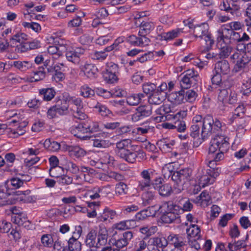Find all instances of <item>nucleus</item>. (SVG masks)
I'll return each instance as SVG.
<instances>
[{
  "label": "nucleus",
  "mask_w": 251,
  "mask_h": 251,
  "mask_svg": "<svg viewBox=\"0 0 251 251\" xmlns=\"http://www.w3.org/2000/svg\"><path fill=\"white\" fill-rule=\"evenodd\" d=\"M152 113V107L150 104L140 105L136 108L134 113L131 115L132 122H137L150 116Z\"/></svg>",
  "instance_id": "11"
},
{
  "label": "nucleus",
  "mask_w": 251,
  "mask_h": 251,
  "mask_svg": "<svg viewBox=\"0 0 251 251\" xmlns=\"http://www.w3.org/2000/svg\"><path fill=\"white\" fill-rule=\"evenodd\" d=\"M45 148L51 152L57 151L60 149L59 143L50 139H47L43 143Z\"/></svg>",
  "instance_id": "37"
},
{
  "label": "nucleus",
  "mask_w": 251,
  "mask_h": 251,
  "mask_svg": "<svg viewBox=\"0 0 251 251\" xmlns=\"http://www.w3.org/2000/svg\"><path fill=\"white\" fill-rule=\"evenodd\" d=\"M50 175L51 177H56L57 178L64 172V167L56 166L50 167Z\"/></svg>",
  "instance_id": "54"
},
{
  "label": "nucleus",
  "mask_w": 251,
  "mask_h": 251,
  "mask_svg": "<svg viewBox=\"0 0 251 251\" xmlns=\"http://www.w3.org/2000/svg\"><path fill=\"white\" fill-rule=\"evenodd\" d=\"M78 239L71 237L68 241L69 251H80L81 250V244Z\"/></svg>",
  "instance_id": "45"
},
{
  "label": "nucleus",
  "mask_w": 251,
  "mask_h": 251,
  "mask_svg": "<svg viewBox=\"0 0 251 251\" xmlns=\"http://www.w3.org/2000/svg\"><path fill=\"white\" fill-rule=\"evenodd\" d=\"M66 150L68 151L69 155L72 157L80 158L84 157L86 154V151L77 146H67Z\"/></svg>",
  "instance_id": "21"
},
{
  "label": "nucleus",
  "mask_w": 251,
  "mask_h": 251,
  "mask_svg": "<svg viewBox=\"0 0 251 251\" xmlns=\"http://www.w3.org/2000/svg\"><path fill=\"white\" fill-rule=\"evenodd\" d=\"M200 79V76L197 71L189 69L185 71L181 75L180 85L183 89H187L195 86Z\"/></svg>",
  "instance_id": "9"
},
{
  "label": "nucleus",
  "mask_w": 251,
  "mask_h": 251,
  "mask_svg": "<svg viewBox=\"0 0 251 251\" xmlns=\"http://www.w3.org/2000/svg\"><path fill=\"white\" fill-rule=\"evenodd\" d=\"M198 201L202 205H208L210 203V198L207 192H202L199 196Z\"/></svg>",
  "instance_id": "64"
},
{
  "label": "nucleus",
  "mask_w": 251,
  "mask_h": 251,
  "mask_svg": "<svg viewBox=\"0 0 251 251\" xmlns=\"http://www.w3.org/2000/svg\"><path fill=\"white\" fill-rule=\"evenodd\" d=\"M46 76V72L43 67H39L38 69L33 72L29 78L31 82H37L43 80Z\"/></svg>",
  "instance_id": "36"
},
{
  "label": "nucleus",
  "mask_w": 251,
  "mask_h": 251,
  "mask_svg": "<svg viewBox=\"0 0 251 251\" xmlns=\"http://www.w3.org/2000/svg\"><path fill=\"white\" fill-rule=\"evenodd\" d=\"M154 25L152 22H142L140 26L139 35H147L154 29Z\"/></svg>",
  "instance_id": "39"
},
{
  "label": "nucleus",
  "mask_w": 251,
  "mask_h": 251,
  "mask_svg": "<svg viewBox=\"0 0 251 251\" xmlns=\"http://www.w3.org/2000/svg\"><path fill=\"white\" fill-rule=\"evenodd\" d=\"M84 16L85 14L82 12H80L79 13V15L76 16L75 18L71 20L68 23V26L72 27L79 26L81 24L82 22L81 17Z\"/></svg>",
  "instance_id": "61"
},
{
  "label": "nucleus",
  "mask_w": 251,
  "mask_h": 251,
  "mask_svg": "<svg viewBox=\"0 0 251 251\" xmlns=\"http://www.w3.org/2000/svg\"><path fill=\"white\" fill-rule=\"evenodd\" d=\"M146 191L142 195V204L144 206L150 204L155 198L154 192Z\"/></svg>",
  "instance_id": "46"
},
{
  "label": "nucleus",
  "mask_w": 251,
  "mask_h": 251,
  "mask_svg": "<svg viewBox=\"0 0 251 251\" xmlns=\"http://www.w3.org/2000/svg\"><path fill=\"white\" fill-rule=\"evenodd\" d=\"M80 95L84 98H90L95 95V91L87 85L82 86L80 88Z\"/></svg>",
  "instance_id": "50"
},
{
  "label": "nucleus",
  "mask_w": 251,
  "mask_h": 251,
  "mask_svg": "<svg viewBox=\"0 0 251 251\" xmlns=\"http://www.w3.org/2000/svg\"><path fill=\"white\" fill-rule=\"evenodd\" d=\"M150 249L152 251L157 250L159 251V249H163L168 245V241L165 237L163 236H158L150 238Z\"/></svg>",
  "instance_id": "18"
},
{
  "label": "nucleus",
  "mask_w": 251,
  "mask_h": 251,
  "mask_svg": "<svg viewBox=\"0 0 251 251\" xmlns=\"http://www.w3.org/2000/svg\"><path fill=\"white\" fill-rule=\"evenodd\" d=\"M196 181L200 187H204L208 185L213 184L215 180L213 178H211L207 174L205 169L200 168L196 175Z\"/></svg>",
  "instance_id": "14"
},
{
  "label": "nucleus",
  "mask_w": 251,
  "mask_h": 251,
  "mask_svg": "<svg viewBox=\"0 0 251 251\" xmlns=\"http://www.w3.org/2000/svg\"><path fill=\"white\" fill-rule=\"evenodd\" d=\"M168 244L173 245L178 250H184L185 243L181 237L175 234H170L167 239Z\"/></svg>",
  "instance_id": "27"
},
{
  "label": "nucleus",
  "mask_w": 251,
  "mask_h": 251,
  "mask_svg": "<svg viewBox=\"0 0 251 251\" xmlns=\"http://www.w3.org/2000/svg\"><path fill=\"white\" fill-rule=\"evenodd\" d=\"M62 165L64 166V170H66L67 171L70 172L74 174L79 173L78 166L70 160H65L64 163L62 164Z\"/></svg>",
  "instance_id": "44"
},
{
  "label": "nucleus",
  "mask_w": 251,
  "mask_h": 251,
  "mask_svg": "<svg viewBox=\"0 0 251 251\" xmlns=\"http://www.w3.org/2000/svg\"><path fill=\"white\" fill-rule=\"evenodd\" d=\"M110 186L107 185L103 187H95L87 192V196L92 200L98 199L100 197V193L108 194L109 191L107 190Z\"/></svg>",
  "instance_id": "19"
},
{
  "label": "nucleus",
  "mask_w": 251,
  "mask_h": 251,
  "mask_svg": "<svg viewBox=\"0 0 251 251\" xmlns=\"http://www.w3.org/2000/svg\"><path fill=\"white\" fill-rule=\"evenodd\" d=\"M107 237L108 232L106 227L103 225H100L98 233V242L95 247L100 248L101 246H104L107 242Z\"/></svg>",
  "instance_id": "20"
},
{
  "label": "nucleus",
  "mask_w": 251,
  "mask_h": 251,
  "mask_svg": "<svg viewBox=\"0 0 251 251\" xmlns=\"http://www.w3.org/2000/svg\"><path fill=\"white\" fill-rule=\"evenodd\" d=\"M233 51L230 58L235 63L234 70L237 72L243 70L249 63L251 62V53L239 50Z\"/></svg>",
  "instance_id": "5"
},
{
  "label": "nucleus",
  "mask_w": 251,
  "mask_h": 251,
  "mask_svg": "<svg viewBox=\"0 0 251 251\" xmlns=\"http://www.w3.org/2000/svg\"><path fill=\"white\" fill-rule=\"evenodd\" d=\"M155 113L159 115L154 118L157 122L164 121L172 119H175L177 115H180L181 113L182 116L186 115V113L184 111H179L175 114L173 109L169 104H163L159 107L156 110Z\"/></svg>",
  "instance_id": "7"
},
{
  "label": "nucleus",
  "mask_w": 251,
  "mask_h": 251,
  "mask_svg": "<svg viewBox=\"0 0 251 251\" xmlns=\"http://www.w3.org/2000/svg\"><path fill=\"white\" fill-rule=\"evenodd\" d=\"M165 99L164 94H161L155 90L149 96L148 101L151 105V104L159 105Z\"/></svg>",
  "instance_id": "28"
},
{
  "label": "nucleus",
  "mask_w": 251,
  "mask_h": 251,
  "mask_svg": "<svg viewBox=\"0 0 251 251\" xmlns=\"http://www.w3.org/2000/svg\"><path fill=\"white\" fill-rule=\"evenodd\" d=\"M94 108L96 111H98L101 116H106L110 113V110L107 107L99 102H97L96 104L94 106Z\"/></svg>",
  "instance_id": "52"
},
{
  "label": "nucleus",
  "mask_w": 251,
  "mask_h": 251,
  "mask_svg": "<svg viewBox=\"0 0 251 251\" xmlns=\"http://www.w3.org/2000/svg\"><path fill=\"white\" fill-rule=\"evenodd\" d=\"M71 132L75 136L82 140H87L91 137L87 135L89 133L84 121L76 126H72L71 128Z\"/></svg>",
  "instance_id": "13"
},
{
  "label": "nucleus",
  "mask_w": 251,
  "mask_h": 251,
  "mask_svg": "<svg viewBox=\"0 0 251 251\" xmlns=\"http://www.w3.org/2000/svg\"><path fill=\"white\" fill-rule=\"evenodd\" d=\"M229 5L230 8H228V12L230 13L232 16L236 14V12L240 8V4L238 3V0H230L229 1Z\"/></svg>",
  "instance_id": "62"
},
{
  "label": "nucleus",
  "mask_w": 251,
  "mask_h": 251,
  "mask_svg": "<svg viewBox=\"0 0 251 251\" xmlns=\"http://www.w3.org/2000/svg\"><path fill=\"white\" fill-rule=\"evenodd\" d=\"M22 118L18 117V119H14L10 122V124H15L16 126H18L17 128L14 130L13 133L14 135H22L26 131L25 128L28 123L25 121H21Z\"/></svg>",
  "instance_id": "22"
},
{
  "label": "nucleus",
  "mask_w": 251,
  "mask_h": 251,
  "mask_svg": "<svg viewBox=\"0 0 251 251\" xmlns=\"http://www.w3.org/2000/svg\"><path fill=\"white\" fill-rule=\"evenodd\" d=\"M92 141L93 146L97 148H107L111 145V143L107 140L95 139Z\"/></svg>",
  "instance_id": "63"
},
{
  "label": "nucleus",
  "mask_w": 251,
  "mask_h": 251,
  "mask_svg": "<svg viewBox=\"0 0 251 251\" xmlns=\"http://www.w3.org/2000/svg\"><path fill=\"white\" fill-rule=\"evenodd\" d=\"M179 202L182 205V208L180 209L182 211H190L193 207V204L189 199L182 198Z\"/></svg>",
  "instance_id": "55"
},
{
  "label": "nucleus",
  "mask_w": 251,
  "mask_h": 251,
  "mask_svg": "<svg viewBox=\"0 0 251 251\" xmlns=\"http://www.w3.org/2000/svg\"><path fill=\"white\" fill-rule=\"evenodd\" d=\"M187 235L191 238H193L194 240L199 239L201 238V229L198 225H192V226L187 229Z\"/></svg>",
  "instance_id": "43"
},
{
  "label": "nucleus",
  "mask_w": 251,
  "mask_h": 251,
  "mask_svg": "<svg viewBox=\"0 0 251 251\" xmlns=\"http://www.w3.org/2000/svg\"><path fill=\"white\" fill-rule=\"evenodd\" d=\"M191 174L192 170L190 168L181 169L173 173L172 179L176 182V186L174 187V191L176 193H179L183 190V185L190 179Z\"/></svg>",
  "instance_id": "4"
},
{
  "label": "nucleus",
  "mask_w": 251,
  "mask_h": 251,
  "mask_svg": "<svg viewBox=\"0 0 251 251\" xmlns=\"http://www.w3.org/2000/svg\"><path fill=\"white\" fill-rule=\"evenodd\" d=\"M158 230L156 226H143L140 228V231L146 235L147 237L151 236L155 234Z\"/></svg>",
  "instance_id": "53"
},
{
  "label": "nucleus",
  "mask_w": 251,
  "mask_h": 251,
  "mask_svg": "<svg viewBox=\"0 0 251 251\" xmlns=\"http://www.w3.org/2000/svg\"><path fill=\"white\" fill-rule=\"evenodd\" d=\"M56 94L54 90L52 88H43L39 90V94L45 101L51 100Z\"/></svg>",
  "instance_id": "34"
},
{
  "label": "nucleus",
  "mask_w": 251,
  "mask_h": 251,
  "mask_svg": "<svg viewBox=\"0 0 251 251\" xmlns=\"http://www.w3.org/2000/svg\"><path fill=\"white\" fill-rule=\"evenodd\" d=\"M157 173L151 168H148L141 171L139 175L138 188L141 191H146L151 187L152 179Z\"/></svg>",
  "instance_id": "8"
},
{
  "label": "nucleus",
  "mask_w": 251,
  "mask_h": 251,
  "mask_svg": "<svg viewBox=\"0 0 251 251\" xmlns=\"http://www.w3.org/2000/svg\"><path fill=\"white\" fill-rule=\"evenodd\" d=\"M150 238L147 237L144 238L142 240L139 239L136 241L134 245L136 251H141L147 249L148 251H152V249H150Z\"/></svg>",
  "instance_id": "32"
},
{
  "label": "nucleus",
  "mask_w": 251,
  "mask_h": 251,
  "mask_svg": "<svg viewBox=\"0 0 251 251\" xmlns=\"http://www.w3.org/2000/svg\"><path fill=\"white\" fill-rule=\"evenodd\" d=\"M228 140V138L221 135H217L211 140L207 163L209 169H216V162L224 159V153L229 148Z\"/></svg>",
  "instance_id": "2"
},
{
  "label": "nucleus",
  "mask_w": 251,
  "mask_h": 251,
  "mask_svg": "<svg viewBox=\"0 0 251 251\" xmlns=\"http://www.w3.org/2000/svg\"><path fill=\"white\" fill-rule=\"evenodd\" d=\"M63 98H65V100L69 103L74 104L77 108L83 107V102L81 98L75 96H71L67 93L63 94Z\"/></svg>",
  "instance_id": "35"
},
{
  "label": "nucleus",
  "mask_w": 251,
  "mask_h": 251,
  "mask_svg": "<svg viewBox=\"0 0 251 251\" xmlns=\"http://www.w3.org/2000/svg\"><path fill=\"white\" fill-rule=\"evenodd\" d=\"M193 34L196 38L204 40L207 45L212 46L214 43V38L209 31V26L206 23L195 25Z\"/></svg>",
  "instance_id": "6"
},
{
  "label": "nucleus",
  "mask_w": 251,
  "mask_h": 251,
  "mask_svg": "<svg viewBox=\"0 0 251 251\" xmlns=\"http://www.w3.org/2000/svg\"><path fill=\"white\" fill-rule=\"evenodd\" d=\"M232 83L231 80L228 79L224 80L222 83L224 85L222 88H219V91L218 100L219 102H221L224 104H227V98H228V95L230 92V87L231 86Z\"/></svg>",
  "instance_id": "15"
},
{
  "label": "nucleus",
  "mask_w": 251,
  "mask_h": 251,
  "mask_svg": "<svg viewBox=\"0 0 251 251\" xmlns=\"http://www.w3.org/2000/svg\"><path fill=\"white\" fill-rule=\"evenodd\" d=\"M11 221L19 226H23L27 220V217L25 214L21 213L19 214L12 215Z\"/></svg>",
  "instance_id": "49"
},
{
  "label": "nucleus",
  "mask_w": 251,
  "mask_h": 251,
  "mask_svg": "<svg viewBox=\"0 0 251 251\" xmlns=\"http://www.w3.org/2000/svg\"><path fill=\"white\" fill-rule=\"evenodd\" d=\"M144 97V95L141 93L131 94L126 98V102L131 106L137 105Z\"/></svg>",
  "instance_id": "41"
},
{
  "label": "nucleus",
  "mask_w": 251,
  "mask_h": 251,
  "mask_svg": "<svg viewBox=\"0 0 251 251\" xmlns=\"http://www.w3.org/2000/svg\"><path fill=\"white\" fill-rule=\"evenodd\" d=\"M183 32V29L177 28L160 35V40L170 41L180 35Z\"/></svg>",
  "instance_id": "29"
},
{
  "label": "nucleus",
  "mask_w": 251,
  "mask_h": 251,
  "mask_svg": "<svg viewBox=\"0 0 251 251\" xmlns=\"http://www.w3.org/2000/svg\"><path fill=\"white\" fill-rule=\"evenodd\" d=\"M6 184L7 187L11 189H19L24 185L21 178L18 176L13 177L7 180Z\"/></svg>",
  "instance_id": "40"
},
{
  "label": "nucleus",
  "mask_w": 251,
  "mask_h": 251,
  "mask_svg": "<svg viewBox=\"0 0 251 251\" xmlns=\"http://www.w3.org/2000/svg\"><path fill=\"white\" fill-rule=\"evenodd\" d=\"M232 33V30L229 28L226 25L221 26L217 30V42L218 44L224 43L226 45L231 43V37Z\"/></svg>",
  "instance_id": "12"
},
{
  "label": "nucleus",
  "mask_w": 251,
  "mask_h": 251,
  "mask_svg": "<svg viewBox=\"0 0 251 251\" xmlns=\"http://www.w3.org/2000/svg\"><path fill=\"white\" fill-rule=\"evenodd\" d=\"M170 210L166 212L162 216V221L165 223L169 224L175 222L176 220L179 221V215L175 212L178 208L179 206L176 205L170 204Z\"/></svg>",
  "instance_id": "16"
},
{
  "label": "nucleus",
  "mask_w": 251,
  "mask_h": 251,
  "mask_svg": "<svg viewBox=\"0 0 251 251\" xmlns=\"http://www.w3.org/2000/svg\"><path fill=\"white\" fill-rule=\"evenodd\" d=\"M222 123L210 115H206L203 118L200 115H196L192 121V125L190 128V136L193 138H199L201 128V136L204 139L212 133L218 134L222 131Z\"/></svg>",
  "instance_id": "1"
},
{
  "label": "nucleus",
  "mask_w": 251,
  "mask_h": 251,
  "mask_svg": "<svg viewBox=\"0 0 251 251\" xmlns=\"http://www.w3.org/2000/svg\"><path fill=\"white\" fill-rule=\"evenodd\" d=\"M215 72L220 73L222 75H226L229 73L230 69L228 62L226 60L218 61L215 64Z\"/></svg>",
  "instance_id": "24"
},
{
  "label": "nucleus",
  "mask_w": 251,
  "mask_h": 251,
  "mask_svg": "<svg viewBox=\"0 0 251 251\" xmlns=\"http://www.w3.org/2000/svg\"><path fill=\"white\" fill-rule=\"evenodd\" d=\"M168 100L172 103L176 105L185 102L184 90L171 93L168 96Z\"/></svg>",
  "instance_id": "25"
},
{
  "label": "nucleus",
  "mask_w": 251,
  "mask_h": 251,
  "mask_svg": "<svg viewBox=\"0 0 251 251\" xmlns=\"http://www.w3.org/2000/svg\"><path fill=\"white\" fill-rule=\"evenodd\" d=\"M132 141L129 139L122 140L116 143V152L118 156L125 160L126 161L133 163L135 162L136 159L139 156L140 158H143L145 153L142 151H134L126 149L131 145Z\"/></svg>",
  "instance_id": "3"
},
{
  "label": "nucleus",
  "mask_w": 251,
  "mask_h": 251,
  "mask_svg": "<svg viewBox=\"0 0 251 251\" xmlns=\"http://www.w3.org/2000/svg\"><path fill=\"white\" fill-rule=\"evenodd\" d=\"M84 122L89 134L97 132L99 130V125L98 122L91 120H88Z\"/></svg>",
  "instance_id": "56"
},
{
  "label": "nucleus",
  "mask_w": 251,
  "mask_h": 251,
  "mask_svg": "<svg viewBox=\"0 0 251 251\" xmlns=\"http://www.w3.org/2000/svg\"><path fill=\"white\" fill-rule=\"evenodd\" d=\"M107 56L108 53L104 51H95L90 54V57L92 59L100 61L105 59Z\"/></svg>",
  "instance_id": "57"
},
{
  "label": "nucleus",
  "mask_w": 251,
  "mask_h": 251,
  "mask_svg": "<svg viewBox=\"0 0 251 251\" xmlns=\"http://www.w3.org/2000/svg\"><path fill=\"white\" fill-rule=\"evenodd\" d=\"M10 65L22 72H26L32 66V63L29 61H12Z\"/></svg>",
  "instance_id": "26"
},
{
  "label": "nucleus",
  "mask_w": 251,
  "mask_h": 251,
  "mask_svg": "<svg viewBox=\"0 0 251 251\" xmlns=\"http://www.w3.org/2000/svg\"><path fill=\"white\" fill-rule=\"evenodd\" d=\"M81 73L90 79H94L97 77L98 69L96 65L91 63H85L80 67Z\"/></svg>",
  "instance_id": "17"
},
{
  "label": "nucleus",
  "mask_w": 251,
  "mask_h": 251,
  "mask_svg": "<svg viewBox=\"0 0 251 251\" xmlns=\"http://www.w3.org/2000/svg\"><path fill=\"white\" fill-rule=\"evenodd\" d=\"M66 57L67 60L73 63L78 65L80 62V57L84 53L85 50L79 47L66 46Z\"/></svg>",
  "instance_id": "10"
},
{
  "label": "nucleus",
  "mask_w": 251,
  "mask_h": 251,
  "mask_svg": "<svg viewBox=\"0 0 251 251\" xmlns=\"http://www.w3.org/2000/svg\"><path fill=\"white\" fill-rule=\"evenodd\" d=\"M159 194L162 196H169L172 192V186L168 183L162 184L160 188L157 189Z\"/></svg>",
  "instance_id": "51"
},
{
  "label": "nucleus",
  "mask_w": 251,
  "mask_h": 251,
  "mask_svg": "<svg viewBox=\"0 0 251 251\" xmlns=\"http://www.w3.org/2000/svg\"><path fill=\"white\" fill-rule=\"evenodd\" d=\"M97 235V232L95 230H91L87 234L86 239V244L90 248L95 247L96 238Z\"/></svg>",
  "instance_id": "48"
},
{
  "label": "nucleus",
  "mask_w": 251,
  "mask_h": 251,
  "mask_svg": "<svg viewBox=\"0 0 251 251\" xmlns=\"http://www.w3.org/2000/svg\"><path fill=\"white\" fill-rule=\"evenodd\" d=\"M185 101L192 102L194 101L197 97V93L193 90H184Z\"/></svg>",
  "instance_id": "60"
},
{
  "label": "nucleus",
  "mask_w": 251,
  "mask_h": 251,
  "mask_svg": "<svg viewBox=\"0 0 251 251\" xmlns=\"http://www.w3.org/2000/svg\"><path fill=\"white\" fill-rule=\"evenodd\" d=\"M174 144L175 142L174 141H170L165 139L160 140L157 142V145L163 152L171 151Z\"/></svg>",
  "instance_id": "33"
},
{
  "label": "nucleus",
  "mask_w": 251,
  "mask_h": 251,
  "mask_svg": "<svg viewBox=\"0 0 251 251\" xmlns=\"http://www.w3.org/2000/svg\"><path fill=\"white\" fill-rule=\"evenodd\" d=\"M41 241L44 247H51L53 243L52 237L51 234H45L42 236Z\"/></svg>",
  "instance_id": "59"
},
{
  "label": "nucleus",
  "mask_w": 251,
  "mask_h": 251,
  "mask_svg": "<svg viewBox=\"0 0 251 251\" xmlns=\"http://www.w3.org/2000/svg\"><path fill=\"white\" fill-rule=\"evenodd\" d=\"M27 35L24 33L19 32L11 37L10 39V42L11 46H16L17 43L21 44L27 40Z\"/></svg>",
  "instance_id": "38"
},
{
  "label": "nucleus",
  "mask_w": 251,
  "mask_h": 251,
  "mask_svg": "<svg viewBox=\"0 0 251 251\" xmlns=\"http://www.w3.org/2000/svg\"><path fill=\"white\" fill-rule=\"evenodd\" d=\"M132 223H134V220L123 221L115 224L114 227L116 229L124 230L133 227L134 225H132Z\"/></svg>",
  "instance_id": "47"
},
{
  "label": "nucleus",
  "mask_w": 251,
  "mask_h": 251,
  "mask_svg": "<svg viewBox=\"0 0 251 251\" xmlns=\"http://www.w3.org/2000/svg\"><path fill=\"white\" fill-rule=\"evenodd\" d=\"M54 106L56 108L57 114L59 115H66L68 113L69 104L65 100V98L62 97V99L57 101Z\"/></svg>",
  "instance_id": "30"
},
{
  "label": "nucleus",
  "mask_w": 251,
  "mask_h": 251,
  "mask_svg": "<svg viewBox=\"0 0 251 251\" xmlns=\"http://www.w3.org/2000/svg\"><path fill=\"white\" fill-rule=\"evenodd\" d=\"M116 215L115 211L106 207L103 209L102 213L99 214L98 217V220L100 222L109 221V219H113Z\"/></svg>",
  "instance_id": "31"
},
{
  "label": "nucleus",
  "mask_w": 251,
  "mask_h": 251,
  "mask_svg": "<svg viewBox=\"0 0 251 251\" xmlns=\"http://www.w3.org/2000/svg\"><path fill=\"white\" fill-rule=\"evenodd\" d=\"M153 128V126L149 125H142L140 127L135 128L134 132L139 135H145L149 132H151Z\"/></svg>",
  "instance_id": "58"
},
{
  "label": "nucleus",
  "mask_w": 251,
  "mask_h": 251,
  "mask_svg": "<svg viewBox=\"0 0 251 251\" xmlns=\"http://www.w3.org/2000/svg\"><path fill=\"white\" fill-rule=\"evenodd\" d=\"M127 245V243L122 237L118 240H116L114 238H111L109 241L108 245L103 247L101 251L112 250L111 245L115 246L117 248L116 249L119 250L121 249L126 247Z\"/></svg>",
  "instance_id": "23"
},
{
  "label": "nucleus",
  "mask_w": 251,
  "mask_h": 251,
  "mask_svg": "<svg viewBox=\"0 0 251 251\" xmlns=\"http://www.w3.org/2000/svg\"><path fill=\"white\" fill-rule=\"evenodd\" d=\"M249 36L245 32H237L232 30L231 37V43L235 42L247 41L249 40Z\"/></svg>",
  "instance_id": "42"
}]
</instances>
